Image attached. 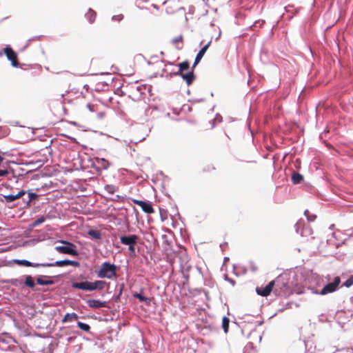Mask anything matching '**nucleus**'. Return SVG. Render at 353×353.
Returning <instances> with one entry per match:
<instances>
[{
  "label": "nucleus",
  "mask_w": 353,
  "mask_h": 353,
  "mask_svg": "<svg viewBox=\"0 0 353 353\" xmlns=\"http://www.w3.org/2000/svg\"><path fill=\"white\" fill-rule=\"evenodd\" d=\"M106 282L103 280H97L94 282L85 281L81 282H73L72 283V287L75 289L92 292L94 290H102Z\"/></svg>",
  "instance_id": "nucleus-1"
},
{
  "label": "nucleus",
  "mask_w": 353,
  "mask_h": 353,
  "mask_svg": "<svg viewBox=\"0 0 353 353\" xmlns=\"http://www.w3.org/2000/svg\"><path fill=\"white\" fill-rule=\"evenodd\" d=\"M118 266L108 261L103 262L98 271L97 277L99 279H112L117 276Z\"/></svg>",
  "instance_id": "nucleus-2"
},
{
  "label": "nucleus",
  "mask_w": 353,
  "mask_h": 353,
  "mask_svg": "<svg viewBox=\"0 0 353 353\" xmlns=\"http://www.w3.org/2000/svg\"><path fill=\"white\" fill-rule=\"evenodd\" d=\"M61 243H63V245L55 247V250L58 252L72 256H77L79 254L77 246L74 243L68 241H61Z\"/></svg>",
  "instance_id": "nucleus-3"
},
{
  "label": "nucleus",
  "mask_w": 353,
  "mask_h": 353,
  "mask_svg": "<svg viewBox=\"0 0 353 353\" xmlns=\"http://www.w3.org/2000/svg\"><path fill=\"white\" fill-rule=\"evenodd\" d=\"M4 54L8 60L10 61L11 65L14 68L19 67L18 55L17 53L10 47V46H6L1 51H0V57Z\"/></svg>",
  "instance_id": "nucleus-4"
},
{
  "label": "nucleus",
  "mask_w": 353,
  "mask_h": 353,
  "mask_svg": "<svg viewBox=\"0 0 353 353\" xmlns=\"http://www.w3.org/2000/svg\"><path fill=\"white\" fill-rule=\"evenodd\" d=\"M341 283V279L339 276H335L332 281L329 282L326 284L321 291H316L314 293L321 294V295H326L330 293H332L336 292L339 286Z\"/></svg>",
  "instance_id": "nucleus-5"
},
{
  "label": "nucleus",
  "mask_w": 353,
  "mask_h": 353,
  "mask_svg": "<svg viewBox=\"0 0 353 353\" xmlns=\"http://www.w3.org/2000/svg\"><path fill=\"white\" fill-rule=\"evenodd\" d=\"M109 166V161L104 158L94 157L92 163V167L99 173L107 170Z\"/></svg>",
  "instance_id": "nucleus-6"
},
{
  "label": "nucleus",
  "mask_w": 353,
  "mask_h": 353,
  "mask_svg": "<svg viewBox=\"0 0 353 353\" xmlns=\"http://www.w3.org/2000/svg\"><path fill=\"white\" fill-rule=\"evenodd\" d=\"M187 258L188 257L186 256H180L179 258L181 272L182 273L183 278L185 281H188L190 276L189 272L192 268V266L189 264Z\"/></svg>",
  "instance_id": "nucleus-7"
},
{
  "label": "nucleus",
  "mask_w": 353,
  "mask_h": 353,
  "mask_svg": "<svg viewBox=\"0 0 353 353\" xmlns=\"http://www.w3.org/2000/svg\"><path fill=\"white\" fill-rule=\"evenodd\" d=\"M60 275L54 276L48 275H38L36 277V283L39 285H51L55 283L54 279L59 278Z\"/></svg>",
  "instance_id": "nucleus-8"
},
{
  "label": "nucleus",
  "mask_w": 353,
  "mask_h": 353,
  "mask_svg": "<svg viewBox=\"0 0 353 353\" xmlns=\"http://www.w3.org/2000/svg\"><path fill=\"white\" fill-rule=\"evenodd\" d=\"M170 77H173V76H180V77H181V78L184 81H185V82H186L188 85H191L192 83V82L194 81V80L195 79V77H196L194 74V71L193 70H190V71L188 72L187 73H183L181 71L171 72L170 74Z\"/></svg>",
  "instance_id": "nucleus-9"
},
{
  "label": "nucleus",
  "mask_w": 353,
  "mask_h": 353,
  "mask_svg": "<svg viewBox=\"0 0 353 353\" xmlns=\"http://www.w3.org/2000/svg\"><path fill=\"white\" fill-rule=\"evenodd\" d=\"M26 192L25 190H22L19 191L16 194H8V195L1 194V196L3 198L0 199V201L1 202H6V203H12L15 200L24 196L26 195Z\"/></svg>",
  "instance_id": "nucleus-10"
},
{
  "label": "nucleus",
  "mask_w": 353,
  "mask_h": 353,
  "mask_svg": "<svg viewBox=\"0 0 353 353\" xmlns=\"http://www.w3.org/2000/svg\"><path fill=\"white\" fill-rule=\"evenodd\" d=\"M133 202L139 205L141 210L147 214H152L154 210L152 204L149 201H145L142 200L134 199Z\"/></svg>",
  "instance_id": "nucleus-11"
},
{
  "label": "nucleus",
  "mask_w": 353,
  "mask_h": 353,
  "mask_svg": "<svg viewBox=\"0 0 353 353\" xmlns=\"http://www.w3.org/2000/svg\"><path fill=\"white\" fill-rule=\"evenodd\" d=\"M138 239L139 237L136 234L123 235L120 236V242L130 246V245H137Z\"/></svg>",
  "instance_id": "nucleus-12"
},
{
  "label": "nucleus",
  "mask_w": 353,
  "mask_h": 353,
  "mask_svg": "<svg viewBox=\"0 0 353 353\" xmlns=\"http://www.w3.org/2000/svg\"><path fill=\"white\" fill-rule=\"evenodd\" d=\"M13 262L18 265L19 266L23 267H32V268H39L42 267V263H33L26 259H14Z\"/></svg>",
  "instance_id": "nucleus-13"
},
{
  "label": "nucleus",
  "mask_w": 353,
  "mask_h": 353,
  "mask_svg": "<svg viewBox=\"0 0 353 353\" xmlns=\"http://www.w3.org/2000/svg\"><path fill=\"white\" fill-rule=\"evenodd\" d=\"M86 303L90 307L94 309L105 307L107 305L106 301L97 299H88Z\"/></svg>",
  "instance_id": "nucleus-14"
},
{
  "label": "nucleus",
  "mask_w": 353,
  "mask_h": 353,
  "mask_svg": "<svg viewBox=\"0 0 353 353\" xmlns=\"http://www.w3.org/2000/svg\"><path fill=\"white\" fill-rule=\"evenodd\" d=\"M3 283L9 284L16 288H23V281L22 276L21 278L4 279L1 281Z\"/></svg>",
  "instance_id": "nucleus-15"
},
{
  "label": "nucleus",
  "mask_w": 353,
  "mask_h": 353,
  "mask_svg": "<svg viewBox=\"0 0 353 353\" xmlns=\"http://www.w3.org/2000/svg\"><path fill=\"white\" fill-rule=\"evenodd\" d=\"M23 281V285L30 289H34L36 286V283L34 281L33 277L29 274H24L22 276Z\"/></svg>",
  "instance_id": "nucleus-16"
},
{
  "label": "nucleus",
  "mask_w": 353,
  "mask_h": 353,
  "mask_svg": "<svg viewBox=\"0 0 353 353\" xmlns=\"http://www.w3.org/2000/svg\"><path fill=\"white\" fill-rule=\"evenodd\" d=\"M72 333L79 334V332L73 331L69 327H63L60 328L59 331L56 334V335L59 338H63L64 335H69Z\"/></svg>",
  "instance_id": "nucleus-17"
},
{
  "label": "nucleus",
  "mask_w": 353,
  "mask_h": 353,
  "mask_svg": "<svg viewBox=\"0 0 353 353\" xmlns=\"http://www.w3.org/2000/svg\"><path fill=\"white\" fill-rule=\"evenodd\" d=\"M211 43H212V40H210L203 47H202L201 48V50L199 51V52L196 55V57H195L196 58V63H199V61L201 60V59L203 57L204 54H205L207 50L210 47Z\"/></svg>",
  "instance_id": "nucleus-18"
},
{
  "label": "nucleus",
  "mask_w": 353,
  "mask_h": 353,
  "mask_svg": "<svg viewBox=\"0 0 353 353\" xmlns=\"http://www.w3.org/2000/svg\"><path fill=\"white\" fill-rule=\"evenodd\" d=\"M42 267H63L67 266V259L57 261L54 263H43Z\"/></svg>",
  "instance_id": "nucleus-19"
},
{
  "label": "nucleus",
  "mask_w": 353,
  "mask_h": 353,
  "mask_svg": "<svg viewBox=\"0 0 353 353\" xmlns=\"http://www.w3.org/2000/svg\"><path fill=\"white\" fill-rule=\"evenodd\" d=\"M79 319V316L77 314L74 312L72 313H66L63 318L61 320L62 323H66L69 321H72L74 320H77Z\"/></svg>",
  "instance_id": "nucleus-20"
},
{
  "label": "nucleus",
  "mask_w": 353,
  "mask_h": 353,
  "mask_svg": "<svg viewBox=\"0 0 353 353\" xmlns=\"http://www.w3.org/2000/svg\"><path fill=\"white\" fill-rule=\"evenodd\" d=\"M303 181V176L296 172H293L292 174V182L294 184H299Z\"/></svg>",
  "instance_id": "nucleus-21"
},
{
  "label": "nucleus",
  "mask_w": 353,
  "mask_h": 353,
  "mask_svg": "<svg viewBox=\"0 0 353 353\" xmlns=\"http://www.w3.org/2000/svg\"><path fill=\"white\" fill-rule=\"evenodd\" d=\"M256 292L259 295H260L261 296H267L271 292L270 290L269 289V287H267V286H265L264 288L263 287H257L256 288Z\"/></svg>",
  "instance_id": "nucleus-22"
},
{
  "label": "nucleus",
  "mask_w": 353,
  "mask_h": 353,
  "mask_svg": "<svg viewBox=\"0 0 353 353\" xmlns=\"http://www.w3.org/2000/svg\"><path fill=\"white\" fill-rule=\"evenodd\" d=\"M133 297L138 299L141 302H144L147 305H149L151 302V299L149 297L143 296L141 294L134 292L132 294Z\"/></svg>",
  "instance_id": "nucleus-23"
},
{
  "label": "nucleus",
  "mask_w": 353,
  "mask_h": 353,
  "mask_svg": "<svg viewBox=\"0 0 353 353\" xmlns=\"http://www.w3.org/2000/svg\"><path fill=\"white\" fill-rule=\"evenodd\" d=\"M96 15V12L92 9L89 8L88 12L85 14V17L88 20L89 23H92L95 20Z\"/></svg>",
  "instance_id": "nucleus-24"
},
{
  "label": "nucleus",
  "mask_w": 353,
  "mask_h": 353,
  "mask_svg": "<svg viewBox=\"0 0 353 353\" xmlns=\"http://www.w3.org/2000/svg\"><path fill=\"white\" fill-rule=\"evenodd\" d=\"M88 234L92 237L93 239L99 240L101 239V233L98 230H89L88 231Z\"/></svg>",
  "instance_id": "nucleus-25"
},
{
  "label": "nucleus",
  "mask_w": 353,
  "mask_h": 353,
  "mask_svg": "<svg viewBox=\"0 0 353 353\" xmlns=\"http://www.w3.org/2000/svg\"><path fill=\"white\" fill-rule=\"evenodd\" d=\"M296 232L300 233L302 236H307L312 234V230L309 226H305L301 230V232H299V230L296 228Z\"/></svg>",
  "instance_id": "nucleus-26"
},
{
  "label": "nucleus",
  "mask_w": 353,
  "mask_h": 353,
  "mask_svg": "<svg viewBox=\"0 0 353 353\" xmlns=\"http://www.w3.org/2000/svg\"><path fill=\"white\" fill-rule=\"evenodd\" d=\"M243 353H256V350L252 343L249 342L247 343L243 349Z\"/></svg>",
  "instance_id": "nucleus-27"
},
{
  "label": "nucleus",
  "mask_w": 353,
  "mask_h": 353,
  "mask_svg": "<svg viewBox=\"0 0 353 353\" xmlns=\"http://www.w3.org/2000/svg\"><path fill=\"white\" fill-rule=\"evenodd\" d=\"M38 196L39 195L37 193L29 190L27 196V205H30V202L33 200H36Z\"/></svg>",
  "instance_id": "nucleus-28"
},
{
  "label": "nucleus",
  "mask_w": 353,
  "mask_h": 353,
  "mask_svg": "<svg viewBox=\"0 0 353 353\" xmlns=\"http://www.w3.org/2000/svg\"><path fill=\"white\" fill-rule=\"evenodd\" d=\"M24 170L23 168H17V169H12L11 172H12L13 177L17 178L19 176H22L25 175Z\"/></svg>",
  "instance_id": "nucleus-29"
},
{
  "label": "nucleus",
  "mask_w": 353,
  "mask_h": 353,
  "mask_svg": "<svg viewBox=\"0 0 353 353\" xmlns=\"http://www.w3.org/2000/svg\"><path fill=\"white\" fill-rule=\"evenodd\" d=\"M77 327L81 330L82 331H84L85 332H89L90 330V326L85 323L81 321L77 322Z\"/></svg>",
  "instance_id": "nucleus-30"
},
{
  "label": "nucleus",
  "mask_w": 353,
  "mask_h": 353,
  "mask_svg": "<svg viewBox=\"0 0 353 353\" xmlns=\"http://www.w3.org/2000/svg\"><path fill=\"white\" fill-rule=\"evenodd\" d=\"M230 319L227 316H223L222 319V327L225 333L228 332Z\"/></svg>",
  "instance_id": "nucleus-31"
},
{
  "label": "nucleus",
  "mask_w": 353,
  "mask_h": 353,
  "mask_svg": "<svg viewBox=\"0 0 353 353\" xmlns=\"http://www.w3.org/2000/svg\"><path fill=\"white\" fill-rule=\"evenodd\" d=\"M190 68V63L188 61H184L179 64V70L182 72L183 70H188Z\"/></svg>",
  "instance_id": "nucleus-32"
},
{
  "label": "nucleus",
  "mask_w": 353,
  "mask_h": 353,
  "mask_svg": "<svg viewBox=\"0 0 353 353\" xmlns=\"http://www.w3.org/2000/svg\"><path fill=\"white\" fill-rule=\"evenodd\" d=\"M46 221V218L44 216H41L40 217H39L38 219H37L32 223V227H36V226H38L39 225L41 224L42 223H43L44 221Z\"/></svg>",
  "instance_id": "nucleus-33"
},
{
  "label": "nucleus",
  "mask_w": 353,
  "mask_h": 353,
  "mask_svg": "<svg viewBox=\"0 0 353 353\" xmlns=\"http://www.w3.org/2000/svg\"><path fill=\"white\" fill-rule=\"evenodd\" d=\"M105 190L107 191L109 194H113L114 192L116 191L117 188L114 185H106L105 186Z\"/></svg>",
  "instance_id": "nucleus-34"
},
{
  "label": "nucleus",
  "mask_w": 353,
  "mask_h": 353,
  "mask_svg": "<svg viewBox=\"0 0 353 353\" xmlns=\"http://www.w3.org/2000/svg\"><path fill=\"white\" fill-rule=\"evenodd\" d=\"M353 285V275L350 276L342 285L345 288H350Z\"/></svg>",
  "instance_id": "nucleus-35"
},
{
  "label": "nucleus",
  "mask_w": 353,
  "mask_h": 353,
  "mask_svg": "<svg viewBox=\"0 0 353 353\" xmlns=\"http://www.w3.org/2000/svg\"><path fill=\"white\" fill-rule=\"evenodd\" d=\"M304 214L307 216V219L309 221H314L316 218L315 214H310L307 210H305Z\"/></svg>",
  "instance_id": "nucleus-36"
},
{
  "label": "nucleus",
  "mask_w": 353,
  "mask_h": 353,
  "mask_svg": "<svg viewBox=\"0 0 353 353\" xmlns=\"http://www.w3.org/2000/svg\"><path fill=\"white\" fill-rule=\"evenodd\" d=\"M67 265H72L76 268H79L80 266V263L77 261L67 259Z\"/></svg>",
  "instance_id": "nucleus-37"
},
{
  "label": "nucleus",
  "mask_w": 353,
  "mask_h": 353,
  "mask_svg": "<svg viewBox=\"0 0 353 353\" xmlns=\"http://www.w3.org/2000/svg\"><path fill=\"white\" fill-rule=\"evenodd\" d=\"M135 245H130V246H128V250H129L130 254L132 256H135L137 255L136 250H135Z\"/></svg>",
  "instance_id": "nucleus-38"
},
{
  "label": "nucleus",
  "mask_w": 353,
  "mask_h": 353,
  "mask_svg": "<svg viewBox=\"0 0 353 353\" xmlns=\"http://www.w3.org/2000/svg\"><path fill=\"white\" fill-rule=\"evenodd\" d=\"M40 37V36H37V37H33L30 39H29L27 42H26V44L25 45V46L23 47V50L26 49L30 44V43L34 40H36L37 39H39Z\"/></svg>",
  "instance_id": "nucleus-39"
},
{
  "label": "nucleus",
  "mask_w": 353,
  "mask_h": 353,
  "mask_svg": "<svg viewBox=\"0 0 353 353\" xmlns=\"http://www.w3.org/2000/svg\"><path fill=\"white\" fill-rule=\"evenodd\" d=\"M123 289V285H121V286L120 287L119 293L114 298L115 301H118L120 299V296L122 294Z\"/></svg>",
  "instance_id": "nucleus-40"
},
{
  "label": "nucleus",
  "mask_w": 353,
  "mask_h": 353,
  "mask_svg": "<svg viewBox=\"0 0 353 353\" xmlns=\"http://www.w3.org/2000/svg\"><path fill=\"white\" fill-rule=\"evenodd\" d=\"M123 19V15L121 14H118V15H114L112 17V21H120Z\"/></svg>",
  "instance_id": "nucleus-41"
},
{
  "label": "nucleus",
  "mask_w": 353,
  "mask_h": 353,
  "mask_svg": "<svg viewBox=\"0 0 353 353\" xmlns=\"http://www.w3.org/2000/svg\"><path fill=\"white\" fill-rule=\"evenodd\" d=\"M250 270H252V272H255L258 270L257 266L252 261L250 262Z\"/></svg>",
  "instance_id": "nucleus-42"
},
{
  "label": "nucleus",
  "mask_w": 353,
  "mask_h": 353,
  "mask_svg": "<svg viewBox=\"0 0 353 353\" xmlns=\"http://www.w3.org/2000/svg\"><path fill=\"white\" fill-rule=\"evenodd\" d=\"M182 40H183L182 35H179V36H178L174 38L172 41L173 43H176L178 42H181Z\"/></svg>",
  "instance_id": "nucleus-43"
},
{
  "label": "nucleus",
  "mask_w": 353,
  "mask_h": 353,
  "mask_svg": "<svg viewBox=\"0 0 353 353\" xmlns=\"http://www.w3.org/2000/svg\"><path fill=\"white\" fill-rule=\"evenodd\" d=\"M8 173L9 172L7 170H0V177L6 176Z\"/></svg>",
  "instance_id": "nucleus-44"
},
{
  "label": "nucleus",
  "mask_w": 353,
  "mask_h": 353,
  "mask_svg": "<svg viewBox=\"0 0 353 353\" xmlns=\"http://www.w3.org/2000/svg\"><path fill=\"white\" fill-rule=\"evenodd\" d=\"M264 21H255V23H254L253 25V27L254 28H256V27H261L263 24Z\"/></svg>",
  "instance_id": "nucleus-45"
},
{
  "label": "nucleus",
  "mask_w": 353,
  "mask_h": 353,
  "mask_svg": "<svg viewBox=\"0 0 353 353\" xmlns=\"http://www.w3.org/2000/svg\"><path fill=\"white\" fill-rule=\"evenodd\" d=\"M274 284H275V281H271L266 286L269 287V289L272 292L273 290V288L274 286Z\"/></svg>",
  "instance_id": "nucleus-46"
},
{
  "label": "nucleus",
  "mask_w": 353,
  "mask_h": 353,
  "mask_svg": "<svg viewBox=\"0 0 353 353\" xmlns=\"http://www.w3.org/2000/svg\"><path fill=\"white\" fill-rule=\"evenodd\" d=\"M205 99H203V98H201V99H192V100H189L188 101L193 103H199V102H203L204 101Z\"/></svg>",
  "instance_id": "nucleus-47"
},
{
  "label": "nucleus",
  "mask_w": 353,
  "mask_h": 353,
  "mask_svg": "<svg viewBox=\"0 0 353 353\" xmlns=\"http://www.w3.org/2000/svg\"><path fill=\"white\" fill-rule=\"evenodd\" d=\"M0 341H1L3 343H9L10 341H14V340L12 337L9 338L8 339H0Z\"/></svg>",
  "instance_id": "nucleus-48"
},
{
  "label": "nucleus",
  "mask_w": 353,
  "mask_h": 353,
  "mask_svg": "<svg viewBox=\"0 0 353 353\" xmlns=\"http://www.w3.org/2000/svg\"><path fill=\"white\" fill-rule=\"evenodd\" d=\"M274 292L276 294H278V295H280V296L283 295L281 292H279V284H277L276 285V287L274 288Z\"/></svg>",
  "instance_id": "nucleus-49"
},
{
  "label": "nucleus",
  "mask_w": 353,
  "mask_h": 353,
  "mask_svg": "<svg viewBox=\"0 0 353 353\" xmlns=\"http://www.w3.org/2000/svg\"><path fill=\"white\" fill-rule=\"evenodd\" d=\"M65 137H67L68 139H70L72 142L77 143V141L74 137H70L68 135H65Z\"/></svg>",
  "instance_id": "nucleus-50"
},
{
  "label": "nucleus",
  "mask_w": 353,
  "mask_h": 353,
  "mask_svg": "<svg viewBox=\"0 0 353 353\" xmlns=\"http://www.w3.org/2000/svg\"><path fill=\"white\" fill-rule=\"evenodd\" d=\"M9 124L10 125H12V126H18V125H19V121H10Z\"/></svg>",
  "instance_id": "nucleus-51"
},
{
  "label": "nucleus",
  "mask_w": 353,
  "mask_h": 353,
  "mask_svg": "<svg viewBox=\"0 0 353 353\" xmlns=\"http://www.w3.org/2000/svg\"><path fill=\"white\" fill-rule=\"evenodd\" d=\"M75 338H76L75 336H69L67 338V342L71 343L74 340Z\"/></svg>",
  "instance_id": "nucleus-52"
},
{
  "label": "nucleus",
  "mask_w": 353,
  "mask_h": 353,
  "mask_svg": "<svg viewBox=\"0 0 353 353\" xmlns=\"http://www.w3.org/2000/svg\"><path fill=\"white\" fill-rule=\"evenodd\" d=\"M119 199H120V196L119 195H115L113 198L111 199V200L113 201H117Z\"/></svg>",
  "instance_id": "nucleus-53"
},
{
  "label": "nucleus",
  "mask_w": 353,
  "mask_h": 353,
  "mask_svg": "<svg viewBox=\"0 0 353 353\" xmlns=\"http://www.w3.org/2000/svg\"><path fill=\"white\" fill-rule=\"evenodd\" d=\"M194 11V7L191 6L189 7V13L192 14Z\"/></svg>",
  "instance_id": "nucleus-54"
},
{
  "label": "nucleus",
  "mask_w": 353,
  "mask_h": 353,
  "mask_svg": "<svg viewBox=\"0 0 353 353\" xmlns=\"http://www.w3.org/2000/svg\"><path fill=\"white\" fill-rule=\"evenodd\" d=\"M226 280H228L230 283H232L233 285L235 284V281L232 279L226 278Z\"/></svg>",
  "instance_id": "nucleus-55"
},
{
  "label": "nucleus",
  "mask_w": 353,
  "mask_h": 353,
  "mask_svg": "<svg viewBox=\"0 0 353 353\" xmlns=\"http://www.w3.org/2000/svg\"><path fill=\"white\" fill-rule=\"evenodd\" d=\"M162 209L161 208H159V212H160V216H161V220L163 221L164 220V218L163 216V213H162Z\"/></svg>",
  "instance_id": "nucleus-56"
},
{
  "label": "nucleus",
  "mask_w": 353,
  "mask_h": 353,
  "mask_svg": "<svg viewBox=\"0 0 353 353\" xmlns=\"http://www.w3.org/2000/svg\"><path fill=\"white\" fill-rule=\"evenodd\" d=\"M199 63H196V59H194V62L192 65V70H194V68L196 67V65L198 64Z\"/></svg>",
  "instance_id": "nucleus-57"
},
{
  "label": "nucleus",
  "mask_w": 353,
  "mask_h": 353,
  "mask_svg": "<svg viewBox=\"0 0 353 353\" xmlns=\"http://www.w3.org/2000/svg\"><path fill=\"white\" fill-rule=\"evenodd\" d=\"M292 304H293L292 303H290V302H289V303H288L286 304V307H285V308H290V307H292Z\"/></svg>",
  "instance_id": "nucleus-58"
},
{
  "label": "nucleus",
  "mask_w": 353,
  "mask_h": 353,
  "mask_svg": "<svg viewBox=\"0 0 353 353\" xmlns=\"http://www.w3.org/2000/svg\"><path fill=\"white\" fill-rule=\"evenodd\" d=\"M3 160H4L3 157L0 154V165H1L3 164Z\"/></svg>",
  "instance_id": "nucleus-59"
},
{
  "label": "nucleus",
  "mask_w": 353,
  "mask_h": 353,
  "mask_svg": "<svg viewBox=\"0 0 353 353\" xmlns=\"http://www.w3.org/2000/svg\"><path fill=\"white\" fill-rule=\"evenodd\" d=\"M23 199V201L26 205H27V196L26 197H21Z\"/></svg>",
  "instance_id": "nucleus-60"
},
{
  "label": "nucleus",
  "mask_w": 353,
  "mask_h": 353,
  "mask_svg": "<svg viewBox=\"0 0 353 353\" xmlns=\"http://www.w3.org/2000/svg\"><path fill=\"white\" fill-rule=\"evenodd\" d=\"M226 245H227V243H222V244H221V245H220V248H221V249H223V247H225Z\"/></svg>",
  "instance_id": "nucleus-61"
},
{
  "label": "nucleus",
  "mask_w": 353,
  "mask_h": 353,
  "mask_svg": "<svg viewBox=\"0 0 353 353\" xmlns=\"http://www.w3.org/2000/svg\"><path fill=\"white\" fill-rule=\"evenodd\" d=\"M228 261H229V257H228V256L224 257L223 263H225V262H227Z\"/></svg>",
  "instance_id": "nucleus-62"
},
{
  "label": "nucleus",
  "mask_w": 353,
  "mask_h": 353,
  "mask_svg": "<svg viewBox=\"0 0 353 353\" xmlns=\"http://www.w3.org/2000/svg\"><path fill=\"white\" fill-rule=\"evenodd\" d=\"M88 108H89V110H90V111H92V109L91 105L88 104Z\"/></svg>",
  "instance_id": "nucleus-63"
},
{
  "label": "nucleus",
  "mask_w": 353,
  "mask_h": 353,
  "mask_svg": "<svg viewBox=\"0 0 353 353\" xmlns=\"http://www.w3.org/2000/svg\"><path fill=\"white\" fill-rule=\"evenodd\" d=\"M221 34V32L220 31V32H219V33L218 37L216 38V40H217V39H219L220 38Z\"/></svg>",
  "instance_id": "nucleus-64"
}]
</instances>
